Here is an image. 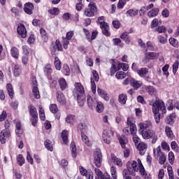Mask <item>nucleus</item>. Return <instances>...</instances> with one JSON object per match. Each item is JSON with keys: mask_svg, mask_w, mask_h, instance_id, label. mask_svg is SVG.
Returning a JSON list of instances; mask_svg holds the SVG:
<instances>
[{"mask_svg": "<svg viewBox=\"0 0 179 179\" xmlns=\"http://www.w3.org/2000/svg\"><path fill=\"white\" fill-rule=\"evenodd\" d=\"M152 125L150 120L141 122L138 124V132L143 136V139H152V143L155 144L157 142L159 137H157L156 132L152 129H149V128H152Z\"/></svg>", "mask_w": 179, "mask_h": 179, "instance_id": "obj_1", "label": "nucleus"}, {"mask_svg": "<svg viewBox=\"0 0 179 179\" xmlns=\"http://www.w3.org/2000/svg\"><path fill=\"white\" fill-rule=\"evenodd\" d=\"M150 106H152V113L154 114L155 122L159 124L160 122V111L162 114L167 113L166 105L162 99H156L155 102H150Z\"/></svg>", "mask_w": 179, "mask_h": 179, "instance_id": "obj_2", "label": "nucleus"}, {"mask_svg": "<svg viewBox=\"0 0 179 179\" xmlns=\"http://www.w3.org/2000/svg\"><path fill=\"white\" fill-rule=\"evenodd\" d=\"M127 169L123 171V177H127L130 174L131 176H136V173L139 171V166H138V162L136 161H133L132 162H129L127 164Z\"/></svg>", "mask_w": 179, "mask_h": 179, "instance_id": "obj_3", "label": "nucleus"}, {"mask_svg": "<svg viewBox=\"0 0 179 179\" xmlns=\"http://www.w3.org/2000/svg\"><path fill=\"white\" fill-rule=\"evenodd\" d=\"M114 135V131L111 128L106 129L103 130V134H102V139L104 142V143H106L107 145H110L111 143V136Z\"/></svg>", "mask_w": 179, "mask_h": 179, "instance_id": "obj_4", "label": "nucleus"}, {"mask_svg": "<svg viewBox=\"0 0 179 179\" xmlns=\"http://www.w3.org/2000/svg\"><path fill=\"white\" fill-rule=\"evenodd\" d=\"M103 162V156L101 155V150L96 148L94 152V163L96 167H101V162Z\"/></svg>", "mask_w": 179, "mask_h": 179, "instance_id": "obj_5", "label": "nucleus"}, {"mask_svg": "<svg viewBox=\"0 0 179 179\" xmlns=\"http://www.w3.org/2000/svg\"><path fill=\"white\" fill-rule=\"evenodd\" d=\"M97 12V8L96 7V3H90L88 7L85 8L84 14L87 17H92L94 16V13Z\"/></svg>", "mask_w": 179, "mask_h": 179, "instance_id": "obj_6", "label": "nucleus"}, {"mask_svg": "<svg viewBox=\"0 0 179 179\" xmlns=\"http://www.w3.org/2000/svg\"><path fill=\"white\" fill-rule=\"evenodd\" d=\"M92 75H93V78H91V89L93 94H96V83H94V80L95 82H99V80L100 79V78L99 77V73H97V71L95 70L92 71Z\"/></svg>", "mask_w": 179, "mask_h": 179, "instance_id": "obj_7", "label": "nucleus"}, {"mask_svg": "<svg viewBox=\"0 0 179 179\" xmlns=\"http://www.w3.org/2000/svg\"><path fill=\"white\" fill-rule=\"evenodd\" d=\"M10 137V129H3L0 133V142L3 145L6 143V140Z\"/></svg>", "mask_w": 179, "mask_h": 179, "instance_id": "obj_8", "label": "nucleus"}, {"mask_svg": "<svg viewBox=\"0 0 179 179\" xmlns=\"http://www.w3.org/2000/svg\"><path fill=\"white\" fill-rule=\"evenodd\" d=\"M137 162L138 163V167L139 173H141L142 177L145 179H152V178H150V175H148V173H146V171H145V168L143 167V164H142V162L141 161V159H138Z\"/></svg>", "mask_w": 179, "mask_h": 179, "instance_id": "obj_9", "label": "nucleus"}, {"mask_svg": "<svg viewBox=\"0 0 179 179\" xmlns=\"http://www.w3.org/2000/svg\"><path fill=\"white\" fill-rule=\"evenodd\" d=\"M32 85H33V89H32V93L33 96L35 99H40V91L38 90V87H37V80H36V78H33L32 80Z\"/></svg>", "mask_w": 179, "mask_h": 179, "instance_id": "obj_10", "label": "nucleus"}, {"mask_svg": "<svg viewBox=\"0 0 179 179\" xmlns=\"http://www.w3.org/2000/svg\"><path fill=\"white\" fill-rule=\"evenodd\" d=\"M17 31L19 36L22 37V38H26V37H27V31L26 30V27H24V24H18Z\"/></svg>", "mask_w": 179, "mask_h": 179, "instance_id": "obj_11", "label": "nucleus"}, {"mask_svg": "<svg viewBox=\"0 0 179 179\" xmlns=\"http://www.w3.org/2000/svg\"><path fill=\"white\" fill-rule=\"evenodd\" d=\"M87 101L89 108H91V110H93V107H94L96 106V103H97V98H96V96L87 95Z\"/></svg>", "mask_w": 179, "mask_h": 179, "instance_id": "obj_12", "label": "nucleus"}, {"mask_svg": "<svg viewBox=\"0 0 179 179\" xmlns=\"http://www.w3.org/2000/svg\"><path fill=\"white\" fill-rule=\"evenodd\" d=\"M56 97L57 101L58 103H59V104H62V106L66 104V99H65V96H64V94L61 92V91H57Z\"/></svg>", "mask_w": 179, "mask_h": 179, "instance_id": "obj_13", "label": "nucleus"}, {"mask_svg": "<svg viewBox=\"0 0 179 179\" xmlns=\"http://www.w3.org/2000/svg\"><path fill=\"white\" fill-rule=\"evenodd\" d=\"M80 173L82 174V176H84L87 178V179H93V172L92 171H87L83 167H80Z\"/></svg>", "mask_w": 179, "mask_h": 179, "instance_id": "obj_14", "label": "nucleus"}, {"mask_svg": "<svg viewBox=\"0 0 179 179\" xmlns=\"http://www.w3.org/2000/svg\"><path fill=\"white\" fill-rule=\"evenodd\" d=\"M51 50L52 52H56V51H62V45L59 40H56L55 42H52Z\"/></svg>", "mask_w": 179, "mask_h": 179, "instance_id": "obj_15", "label": "nucleus"}, {"mask_svg": "<svg viewBox=\"0 0 179 179\" xmlns=\"http://www.w3.org/2000/svg\"><path fill=\"white\" fill-rule=\"evenodd\" d=\"M100 27L101 29L103 34L104 36H106L107 37H109V36H111V34H110V27L108 26V24L107 22H103L100 25Z\"/></svg>", "mask_w": 179, "mask_h": 179, "instance_id": "obj_16", "label": "nucleus"}, {"mask_svg": "<svg viewBox=\"0 0 179 179\" xmlns=\"http://www.w3.org/2000/svg\"><path fill=\"white\" fill-rule=\"evenodd\" d=\"M159 54L157 52H146L145 54V58L143 61L146 60V62H149V59H156L159 57Z\"/></svg>", "mask_w": 179, "mask_h": 179, "instance_id": "obj_17", "label": "nucleus"}, {"mask_svg": "<svg viewBox=\"0 0 179 179\" xmlns=\"http://www.w3.org/2000/svg\"><path fill=\"white\" fill-rule=\"evenodd\" d=\"M97 93L101 99H103V100H106V101H108L110 100V96H108V94H107V92L104 91V90H102L100 87L97 88Z\"/></svg>", "mask_w": 179, "mask_h": 179, "instance_id": "obj_18", "label": "nucleus"}, {"mask_svg": "<svg viewBox=\"0 0 179 179\" xmlns=\"http://www.w3.org/2000/svg\"><path fill=\"white\" fill-rule=\"evenodd\" d=\"M138 150L141 156H143L146 153V149H148V145L146 143L141 142L138 144Z\"/></svg>", "mask_w": 179, "mask_h": 179, "instance_id": "obj_19", "label": "nucleus"}, {"mask_svg": "<svg viewBox=\"0 0 179 179\" xmlns=\"http://www.w3.org/2000/svg\"><path fill=\"white\" fill-rule=\"evenodd\" d=\"M33 9H34V6L31 3H27L24 6V12L27 13V15H31Z\"/></svg>", "mask_w": 179, "mask_h": 179, "instance_id": "obj_20", "label": "nucleus"}, {"mask_svg": "<svg viewBox=\"0 0 179 179\" xmlns=\"http://www.w3.org/2000/svg\"><path fill=\"white\" fill-rule=\"evenodd\" d=\"M75 87L78 92V94H79V96H85V88L80 83H76L75 84Z\"/></svg>", "mask_w": 179, "mask_h": 179, "instance_id": "obj_21", "label": "nucleus"}, {"mask_svg": "<svg viewBox=\"0 0 179 179\" xmlns=\"http://www.w3.org/2000/svg\"><path fill=\"white\" fill-rule=\"evenodd\" d=\"M143 85L142 81H138L134 78L131 80V86L134 89V90H138Z\"/></svg>", "mask_w": 179, "mask_h": 179, "instance_id": "obj_22", "label": "nucleus"}, {"mask_svg": "<svg viewBox=\"0 0 179 179\" xmlns=\"http://www.w3.org/2000/svg\"><path fill=\"white\" fill-rule=\"evenodd\" d=\"M10 55L14 59H19V49L16 48L15 46H13L10 49Z\"/></svg>", "mask_w": 179, "mask_h": 179, "instance_id": "obj_23", "label": "nucleus"}, {"mask_svg": "<svg viewBox=\"0 0 179 179\" xmlns=\"http://www.w3.org/2000/svg\"><path fill=\"white\" fill-rule=\"evenodd\" d=\"M29 114L32 118H38V113H37V109L33 105L29 106Z\"/></svg>", "mask_w": 179, "mask_h": 179, "instance_id": "obj_24", "label": "nucleus"}, {"mask_svg": "<svg viewBox=\"0 0 179 179\" xmlns=\"http://www.w3.org/2000/svg\"><path fill=\"white\" fill-rule=\"evenodd\" d=\"M77 100L80 107H83V106H85V103L86 102V96L85 95L78 94Z\"/></svg>", "mask_w": 179, "mask_h": 179, "instance_id": "obj_25", "label": "nucleus"}, {"mask_svg": "<svg viewBox=\"0 0 179 179\" xmlns=\"http://www.w3.org/2000/svg\"><path fill=\"white\" fill-rule=\"evenodd\" d=\"M118 139L122 148L125 149V145L128 143V138H127V136H125V135H122L118 138Z\"/></svg>", "mask_w": 179, "mask_h": 179, "instance_id": "obj_26", "label": "nucleus"}, {"mask_svg": "<svg viewBox=\"0 0 179 179\" xmlns=\"http://www.w3.org/2000/svg\"><path fill=\"white\" fill-rule=\"evenodd\" d=\"M112 162L118 167H122V161L120 159L117 158L114 155H111Z\"/></svg>", "mask_w": 179, "mask_h": 179, "instance_id": "obj_27", "label": "nucleus"}, {"mask_svg": "<svg viewBox=\"0 0 179 179\" xmlns=\"http://www.w3.org/2000/svg\"><path fill=\"white\" fill-rule=\"evenodd\" d=\"M69 135V133L68 132V130H63L62 131V139L64 145H68Z\"/></svg>", "mask_w": 179, "mask_h": 179, "instance_id": "obj_28", "label": "nucleus"}, {"mask_svg": "<svg viewBox=\"0 0 179 179\" xmlns=\"http://www.w3.org/2000/svg\"><path fill=\"white\" fill-rule=\"evenodd\" d=\"M120 38L122 40H124V41L126 44H129V43H131V38H129V36L128 35V32L122 33L120 35Z\"/></svg>", "mask_w": 179, "mask_h": 179, "instance_id": "obj_29", "label": "nucleus"}, {"mask_svg": "<svg viewBox=\"0 0 179 179\" xmlns=\"http://www.w3.org/2000/svg\"><path fill=\"white\" fill-rule=\"evenodd\" d=\"M146 92L150 95V96H155L156 93H157V91H156V89L153 86H146L145 87Z\"/></svg>", "mask_w": 179, "mask_h": 179, "instance_id": "obj_30", "label": "nucleus"}, {"mask_svg": "<svg viewBox=\"0 0 179 179\" xmlns=\"http://www.w3.org/2000/svg\"><path fill=\"white\" fill-rule=\"evenodd\" d=\"M70 146H71V156H72V157H73V159H76V156H77L78 153L76 152V145H75V142L71 141Z\"/></svg>", "mask_w": 179, "mask_h": 179, "instance_id": "obj_31", "label": "nucleus"}, {"mask_svg": "<svg viewBox=\"0 0 179 179\" xmlns=\"http://www.w3.org/2000/svg\"><path fill=\"white\" fill-rule=\"evenodd\" d=\"M6 90L8 94V96L10 99H13V95L15 94V92L13 91V87H12V84L8 83L6 85Z\"/></svg>", "mask_w": 179, "mask_h": 179, "instance_id": "obj_32", "label": "nucleus"}, {"mask_svg": "<svg viewBox=\"0 0 179 179\" xmlns=\"http://www.w3.org/2000/svg\"><path fill=\"white\" fill-rule=\"evenodd\" d=\"M59 85L60 86L61 90H65L68 87V84L65 78H60L59 80Z\"/></svg>", "mask_w": 179, "mask_h": 179, "instance_id": "obj_33", "label": "nucleus"}, {"mask_svg": "<svg viewBox=\"0 0 179 179\" xmlns=\"http://www.w3.org/2000/svg\"><path fill=\"white\" fill-rule=\"evenodd\" d=\"M175 118H176V113L171 114L166 119V124H170L171 125H173V124H174V119Z\"/></svg>", "mask_w": 179, "mask_h": 179, "instance_id": "obj_34", "label": "nucleus"}, {"mask_svg": "<svg viewBox=\"0 0 179 179\" xmlns=\"http://www.w3.org/2000/svg\"><path fill=\"white\" fill-rule=\"evenodd\" d=\"M81 138L83 143L87 146H92V143L89 141V138L85 136L83 133H81Z\"/></svg>", "mask_w": 179, "mask_h": 179, "instance_id": "obj_35", "label": "nucleus"}, {"mask_svg": "<svg viewBox=\"0 0 179 179\" xmlns=\"http://www.w3.org/2000/svg\"><path fill=\"white\" fill-rule=\"evenodd\" d=\"M44 145L48 150L52 152L54 150V147L52 146V142L50 140H46L44 143Z\"/></svg>", "mask_w": 179, "mask_h": 179, "instance_id": "obj_36", "label": "nucleus"}, {"mask_svg": "<svg viewBox=\"0 0 179 179\" xmlns=\"http://www.w3.org/2000/svg\"><path fill=\"white\" fill-rule=\"evenodd\" d=\"M129 66L127 64L121 62L117 63V70L122 69V71H124V72H127V70L129 69Z\"/></svg>", "mask_w": 179, "mask_h": 179, "instance_id": "obj_37", "label": "nucleus"}, {"mask_svg": "<svg viewBox=\"0 0 179 179\" xmlns=\"http://www.w3.org/2000/svg\"><path fill=\"white\" fill-rule=\"evenodd\" d=\"M155 31H157L159 34H162L163 33H166L167 31V28L165 26H158L155 28Z\"/></svg>", "mask_w": 179, "mask_h": 179, "instance_id": "obj_38", "label": "nucleus"}, {"mask_svg": "<svg viewBox=\"0 0 179 179\" xmlns=\"http://www.w3.org/2000/svg\"><path fill=\"white\" fill-rule=\"evenodd\" d=\"M159 13V8H154L148 13V17H155Z\"/></svg>", "mask_w": 179, "mask_h": 179, "instance_id": "obj_39", "label": "nucleus"}, {"mask_svg": "<svg viewBox=\"0 0 179 179\" xmlns=\"http://www.w3.org/2000/svg\"><path fill=\"white\" fill-rule=\"evenodd\" d=\"M96 110L97 113H103L104 111V104L100 101L96 102Z\"/></svg>", "mask_w": 179, "mask_h": 179, "instance_id": "obj_40", "label": "nucleus"}, {"mask_svg": "<svg viewBox=\"0 0 179 179\" xmlns=\"http://www.w3.org/2000/svg\"><path fill=\"white\" fill-rule=\"evenodd\" d=\"M39 118L41 121H45V113H44V109H43L42 106H39Z\"/></svg>", "mask_w": 179, "mask_h": 179, "instance_id": "obj_41", "label": "nucleus"}, {"mask_svg": "<svg viewBox=\"0 0 179 179\" xmlns=\"http://www.w3.org/2000/svg\"><path fill=\"white\" fill-rule=\"evenodd\" d=\"M62 72L66 76H69L71 74V69H69V66L68 64H64L62 67Z\"/></svg>", "mask_w": 179, "mask_h": 179, "instance_id": "obj_42", "label": "nucleus"}, {"mask_svg": "<svg viewBox=\"0 0 179 179\" xmlns=\"http://www.w3.org/2000/svg\"><path fill=\"white\" fill-rule=\"evenodd\" d=\"M157 40L160 44H166V43H167V34H165V36L162 35L158 36Z\"/></svg>", "mask_w": 179, "mask_h": 179, "instance_id": "obj_43", "label": "nucleus"}, {"mask_svg": "<svg viewBox=\"0 0 179 179\" xmlns=\"http://www.w3.org/2000/svg\"><path fill=\"white\" fill-rule=\"evenodd\" d=\"M55 66L57 71H61V68H62V64H61V60L58 57L55 58Z\"/></svg>", "mask_w": 179, "mask_h": 179, "instance_id": "obj_44", "label": "nucleus"}, {"mask_svg": "<svg viewBox=\"0 0 179 179\" xmlns=\"http://www.w3.org/2000/svg\"><path fill=\"white\" fill-rule=\"evenodd\" d=\"M119 103L121 104H125L127 103V96L125 94H122L119 95Z\"/></svg>", "mask_w": 179, "mask_h": 179, "instance_id": "obj_45", "label": "nucleus"}, {"mask_svg": "<svg viewBox=\"0 0 179 179\" xmlns=\"http://www.w3.org/2000/svg\"><path fill=\"white\" fill-rule=\"evenodd\" d=\"M154 155L155 157H159V156H162L164 153L162 152V148L160 146L157 147L153 150Z\"/></svg>", "mask_w": 179, "mask_h": 179, "instance_id": "obj_46", "label": "nucleus"}, {"mask_svg": "<svg viewBox=\"0 0 179 179\" xmlns=\"http://www.w3.org/2000/svg\"><path fill=\"white\" fill-rule=\"evenodd\" d=\"M95 174L96 177H95V179H103V177H104V174L103 175V173L99 168H96L94 169Z\"/></svg>", "mask_w": 179, "mask_h": 179, "instance_id": "obj_47", "label": "nucleus"}, {"mask_svg": "<svg viewBox=\"0 0 179 179\" xmlns=\"http://www.w3.org/2000/svg\"><path fill=\"white\" fill-rule=\"evenodd\" d=\"M75 121V116L73 115H69L66 117V122H67V124H73Z\"/></svg>", "mask_w": 179, "mask_h": 179, "instance_id": "obj_48", "label": "nucleus"}, {"mask_svg": "<svg viewBox=\"0 0 179 179\" xmlns=\"http://www.w3.org/2000/svg\"><path fill=\"white\" fill-rule=\"evenodd\" d=\"M115 76H116L117 79L122 80L127 77V73L124 71H118L116 73Z\"/></svg>", "mask_w": 179, "mask_h": 179, "instance_id": "obj_49", "label": "nucleus"}, {"mask_svg": "<svg viewBox=\"0 0 179 179\" xmlns=\"http://www.w3.org/2000/svg\"><path fill=\"white\" fill-rule=\"evenodd\" d=\"M17 162L20 166H23V164H24L25 160L22 155H18L17 157Z\"/></svg>", "mask_w": 179, "mask_h": 179, "instance_id": "obj_50", "label": "nucleus"}, {"mask_svg": "<svg viewBox=\"0 0 179 179\" xmlns=\"http://www.w3.org/2000/svg\"><path fill=\"white\" fill-rule=\"evenodd\" d=\"M50 110L53 114H57V113H58V106H57V104H55V103L50 104Z\"/></svg>", "mask_w": 179, "mask_h": 179, "instance_id": "obj_51", "label": "nucleus"}, {"mask_svg": "<svg viewBox=\"0 0 179 179\" xmlns=\"http://www.w3.org/2000/svg\"><path fill=\"white\" fill-rule=\"evenodd\" d=\"M137 129H136V124H130V132H131V134L132 136L134 135H136V132H137Z\"/></svg>", "mask_w": 179, "mask_h": 179, "instance_id": "obj_52", "label": "nucleus"}, {"mask_svg": "<svg viewBox=\"0 0 179 179\" xmlns=\"http://www.w3.org/2000/svg\"><path fill=\"white\" fill-rule=\"evenodd\" d=\"M149 71L146 68H141L137 71V73L139 75V76H143L144 75H146L147 73Z\"/></svg>", "mask_w": 179, "mask_h": 179, "instance_id": "obj_53", "label": "nucleus"}, {"mask_svg": "<svg viewBox=\"0 0 179 179\" xmlns=\"http://www.w3.org/2000/svg\"><path fill=\"white\" fill-rule=\"evenodd\" d=\"M139 13V11L138 10H134V9H129L127 11V14L129 15V16H136Z\"/></svg>", "mask_w": 179, "mask_h": 179, "instance_id": "obj_54", "label": "nucleus"}, {"mask_svg": "<svg viewBox=\"0 0 179 179\" xmlns=\"http://www.w3.org/2000/svg\"><path fill=\"white\" fill-rule=\"evenodd\" d=\"M147 48H144L145 52H148V50H149L150 51H153L155 50V46H153V43H152V42L148 41L147 42Z\"/></svg>", "mask_w": 179, "mask_h": 179, "instance_id": "obj_55", "label": "nucleus"}, {"mask_svg": "<svg viewBox=\"0 0 179 179\" xmlns=\"http://www.w3.org/2000/svg\"><path fill=\"white\" fill-rule=\"evenodd\" d=\"M48 13L50 15H54L55 16H57V15L59 13V9H58V8H53L52 9H49Z\"/></svg>", "mask_w": 179, "mask_h": 179, "instance_id": "obj_56", "label": "nucleus"}, {"mask_svg": "<svg viewBox=\"0 0 179 179\" xmlns=\"http://www.w3.org/2000/svg\"><path fill=\"white\" fill-rule=\"evenodd\" d=\"M165 132H166L167 136L169 138H173L174 136L173 134V131H171V129L169 127H166Z\"/></svg>", "mask_w": 179, "mask_h": 179, "instance_id": "obj_57", "label": "nucleus"}, {"mask_svg": "<svg viewBox=\"0 0 179 179\" xmlns=\"http://www.w3.org/2000/svg\"><path fill=\"white\" fill-rule=\"evenodd\" d=\"M179 62L178 60H176L173 64V73L176 75L177 71H178Z\"/></svg>", "mask_w": 179, "mask_h": 179, "instance_id": "obj_58", "label": "nucleus"}, {"mask_svg": "<svg viewBox=\"0 0 179 179\" xmlns=\"http://www.w3.org/2000/svg\"><path fill=\"white\" fill-rule=\"evenodd\" d=\"M169 43L173 47H177L178 45V41L174 38H169Z\"/></svg>", "mask_w": 179, "mask_h": 179, "instance_id": "obj_59", "label": "nucleus"}, {"mask_svg": "<svg viewBox=\"0 0 179 179\" xmlns=\"http://www.w3.org/2000/svg\"><path fill=\"white\" fill-rule=\"evenodd\" d=\"M14 76H19V75H20V73L22 72V71L20 70V67H19V66L15 65L14 66Z\"/></svg>", "mask_w": 179, "mask_h": 179, "instance_id": "obj_60", "label": "nucleus"}, {"mask_svg": "<svg viewBox=\"0 0 179 179\" xmlns=\"http://www.w3.org/2000/svg\"><path fill=\"white\" fill-rule=\"evenodd\" d=\"M22 50L24 55H29V54L30 53V48H29V46L27 45H22Z\"/></svg>", "mask_w": 179, "mask_h": 179, "instance_id": "obj_61", "label": "nucleus"}, {"mask_svg": "<svg viewBox=\"0 0 179 179\" xmlns=\"http://www.w3.org/2000/svg\"><path fill=\"white\" fill-rule=\"evenodd\" d=\"M157 157H159V164H164V163H166V155L164 154H162Z\"/></svg>", "mask_w": 179, "mask_h": 179, "instance_id": "obj_62", "label": "nucleus"}, {"mask_svg": "<svg viewBox=\"0 0 179 179\" xmlns=\"http://www.w3.org/2000/svg\"><path fill=\"white\" fill-rule=\"evenodd\" d=\"M157 26H159V20L155 18L151 22L150 28L155 29V27H157Z\"/></svg>", "mask_w": 179, "mask_h": 179, "instance_id": "obj_63", "label": "nucleus"}, {"mask_svg": "<svg viewBox=\"0 0 179 179\" xmlns=\"http://www.w3.org/2000/svg\"><path fill=\"white\" fill-rule=\"evenodd\" d=\"M44 72L45 73H46V75H50V73H51L52 72V69H51V65H47L45 68H44Z\"/></svg>", "mask_w": 179, "mask_h": 179, "instance_id": "obj_64", "label": "nucleus"}]
</instances>
